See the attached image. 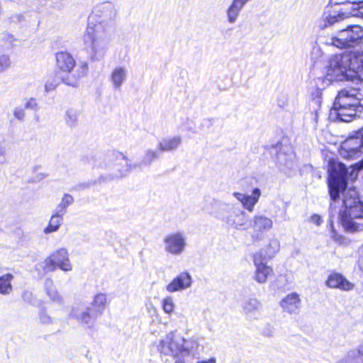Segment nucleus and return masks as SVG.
Listing matches in <instances>:
<instances>
[{
    "label": "nucleus",
    "instance_id": "obj_1",
    "mask_svg": "<svg viewBox=\"0 0 363 363\" xmlns=\"http://www.w3.org/2000/svg\"><path fill=\"white\" fill-rule=\"evenodd\" d=\"M328 172L331 199L336 201L340 193H342L343 209L339 214L342 225L348 231L361 230L363 227V203L359 201L355 189H346L348 169L344 164L330 160Z\"/></svg>",
    "mask_w": 363,
    "mask_h": 363
},
{
    "label": "nucleus",
    "instance_id": "obj_2",
    "mask_svg": "<svg viewBox=\"0 0 363 363\" xmlns=\"http://www.w3.org/2000/svg\"><path fill=\"white\" fill-rule=\"evenodd\" d=\"M116 15L113 4L106 1L99 4L89 18L82 40L91 60H101L105 57L108 45V33Z\"/></svg>",
    "mask_w": 363,
    "mask_h": 363
},
{
    "label": "nucleus",
    "instance_id": "obj_3",
    "mask_svg": "<svg viewBox=\"0 0 363 363\" xmlns=\"http://www.w3.org/2000/svg\"><path fill=\"white\" fill-rule=\"evenodd\" d=\"M199 345V340L195 337L186 339L180 333L170 332L160 341L157 350L162 355L184 358L194 354Z\"/></svg>",
    "mask_w": 363,
    "mask_h": 363
},
{
    "label": "nucleus",
    "instance_id": "obj_4",
    "mask_svg": "<svg viewBox=\"0 0 363 363\" xmlns=\"http://www.w3.org/2000/svg\"><path fill=\"white\" fill-rule=\"evenodd\" d=\"M56 67L60 72L62 82L66 85L76 87L79 85L81 79L86 76L89 71V65L86 61H76L72 55L66 52L61 51L55 54Z\"/></svg>",
    "mask_w": 363,
    "mask_h": 363
},
{
    "label": "nucleus",
    "instance_id": "obj_5",
    "mask_svg": "<svg viewBox=\"0 0 363 363\" xmlns=\"http://www.w3.org/2000/svg\"><path fill=\"white\" fill-rule=\"evenodd\" d=\"M351 54L335 55L329 60L323 80L330 84L334 81L349 80L350 73Z\"/></svg>",
    "mask_w": 363,
    "mask_h": 363
},
{
    "label": "nucleus",
    "instance_id": "obj_6",
    "mask_svg": "<svg viewBox=\"0 0 363 363\" xmlns=\"http://www.w3.org/2000/svg\"><path fill=\"white\" fill-rule=\"evenodd\" d=\"M363 43V28L352 25L339 30L328 39L327 43L337 48L345 49L359 46Z\"/></svg>",
    "mask_w": 363,
    "mask_h": 363
},
{
    "label": "nucleus",
    "instance_id": "obj_7",
    "mask_svg": "<svg viewBox=\"0 0 363 363\" xmlns=\"http://www.w3.org/2000/svg\"><path fill=\"white\" fill-rule=\"evenodd\" d=\"M39 267L43 268L45 272H53L57 267L64 272H69L72 269L69 253L65 248L54 252L40 264Z\"/></svg>",
    "mask_w": 363,
    "mask_h": 363
},
{
    "label": "nucleus",
    "instance_id": "obj_8",
    "mask_svg": "<svg viewBox=\"0 0 363 363\" xmlns=\"http://www.w3.org/2000/svg\"><path fill=\"white\" fill-rule=\"evenodd\" d=\"M340 154L347 159L357 158L363 154V128L349 136L342 143Z\"/></svg>",
    "mask_w": 363,
    "mask_h": 363
},
{
    "label": "nucleus",
    "instance_id": "obj_9",
    "mask_svg": "<svg viewBox=\"0 0 363 363\" xmlns=\"http://www.w3.org/2000/svg\"><path fill=\"white\" fill-rule=\"evenodd\" d=\"M161 152L159 150V148L156 150L153 149H147L141 158V160L138 164H129L126 163V169L123 171H121L119 177H124L128 172H130L133 169L136 167H143V166H150L155 160H157L160 157ZM110 157L116 158V159H122L127 162L128 160L126 157L121 153V152H113L109 156Z\"/></svg>",
    "mask_w": 363,
    "mask_h": 363
},
{
    "label": "nucleus",
    "instance_id": "obj_10",
    "mask_svg": "<svg viewBox=\"0 0 363 363\" xmlns=\"http://www.w3.org/2000/svg\"><path fill=\"white\" fill-rule=\"evenodd\" d=\"M164 250L173 255H180L186 246V239L182 232H174L164 238Z\"/></svg>",
    "mask_w": 363,
    "mask_h": 363
},
{
    "label": "nucleus",
    "instance_id": "obj_11",
    "mask_svg": "<svg viewBox=\"0 0 363 363\" xmlns=\"http://www.w3.org/2000/svg\"><path fill=\"white\" fill-rule=\"evenodd\" d=\"M363 111V106L354 104H341L338 101H334L330 115H335L337 119L343 122L351 121L359 113Z\"/></svg>",
    "mask_w": 363,
    "mask_h": 363
},
{
    "label": "nucleus",
    "instance_id": "obj_12",
    "mask_svg": "<svg viewBox=\"0 0 363 363\" xmlns=\"http://www.w3.org/2000/svg\"><path fill=\"white\" fill-rule=\"evenodd\" d=\"M253 262L256 268L254 279L258 283H265L273 272L272 269L267 264L265 256L262 252L255 253L253 256Z\"/></svg>",
    "mask_w": 363,
    "mask_h": 363
},
{
    "label": "nucleus",
    "instance_id": "obj_13",
    "mask_svg": "<svg viewBox=\"0 0 363 363\" xmlns=\"http://www.w3.org/2000/svg\"><path fill=\"white\" fill-rule=\"evenodd\" d=\"M192 277L187 272H182L174 277L165 287L169 293L184 291L191 286Z\"/></svg>",
    "mask_w": 363,
    "mask_h": 363
},
{
    "label": "nucleus",
    "instance_id": "obj_14",
    "mask_svg": "<svg viewBox=\"0 0 363 363\" xmlns=\"http://www.w3.org/2000/svg\"><path fill=\"white\" fill-rule=\"evenodd\" d=\"M223 220L230 227L236 230L247 229V219L246 213L240 209H235L223 217Z\"/></svg>",
    "mask_w": 363,
    "mask_h": 363
},
{
    "label": "nucleus",
    "instance_id": "obj_15",
    "mask_svg": "<svg viewBox=\"0 0 363 363\" xmlns=\"http://www.w3.org/2000/svg\"><path fill=\"white\" fill-rule=\"evenodd\" d=\"M91 309L82 304L72 308L70 315L75 318L79 323L91 328L95 322V317L90 313Z\"/></svg>",
    "mask_w": 363,
    "mask_h": 363
},
{
    "label": "nucleus",
    "instance_id": "obj_16",
    "mask_svg": "<svg viewBox=\"0 0 363 363\" xmlns=\"http://www.w3.org/2000/svg\"><path fill=\"white\" fill-rule=\"evenodd\" d=\"M233 196L242 203V206L245 209L250 212H252L254 211L255 206L259 201L261 196V191L259 189L255 188L252 190L251 195L234 192Z\"/></svg>",
    "mask_w": 363,
    "mask_h": 363
},
{
    "label": "nucleus",
    "instance_id": "obj_17",
    "mask_svg": "<svg viewBox=\"0 0 363 363\" xmlns=\"http://www.w3.org/2000/svg\"><path fill=\"white\" fill-rule=\"evenodd\" d=\"M328 287L338 289L342 291H351L354 289V284L349 281L341 274L333 273L330 274L325 281Z\"/></svg>",
    "mask_w": 363,
    "mask_h": 363
},
{
    "label": "nucleus",
    "instance_id": "obj_18",
    "mask_svg": "<svg viewBox=\"0 0 363 363\" xmlns=\"http://www.w3.org/2000/svg\"><path fill=\"white\" fill-rule=\"evenodd\" d=\"M128 69L123 66H116L110 74V81L115 90H121L128 79Z\"/></svg>",
    "mask_w": 363,
    "mask_h": 363
},
{
    "label": "nucleus",
    "instance_id": "obj_19",
    "mask_svg": "<svg viewBox=\"0 0 363 363\" xmlns=\"http://www.w3.org/2000/svg\"><path fill=\"white\" fill-rule=\"evenodd\" d=\"M335 101H338L341 104H354L356 106H363L361 99L358 96V92L356 89H342L340 90Z\"/></svg>",
    "mask_w": 363,
    "mask_h": 363
},
{
    "label": "nucleus",
    "instance_id": "obj_20",
    "mask_svg": "<svg viewBox=\"0 0 363 363\" xmlns=\"http://www.w3.org/2000/svg\"><path fill=\"white\" fill-rule=\"evenodd\" d=\"M250 226L255 233L262 234L265 231H269L273 226V221L271 218L263 216L256 215L253 216Z\"/></svg>",
    "mask_w": 363,
    "mask_h": 363
},
{
    "label": "nucleus",
    "instance_id": "obj_21",
    "mask_svg": "<svg viewBox=\"0 0 363 363\" xmlns=\"http://www.w3.org/2000/svg\"><path fill=\"white\" fill-rule=\"evenodd\" d=\"M250 0H233L231 4L226 11L228 22L235 23L240 16L241 11Z\"/></svg>",
    "mask_w": 363,
    "mask_h": 363
},
{
    "label": "nucleus",
    "instance_id": "obj_22",
    "mask_svg": "<svg viewBox=\"0 0 363 363\" xmlns=\"http://www.w3.org/2000/svg\"><path fill=\"white\" fill-rule=\"evenodd\" d=\"M282 308L289 313H297L301 308V299L296 293L288 294L281 302Z\"/></svg>",
    "mask_w": 363,
    "mask_h": 363
},
{
    "label": "nucleus",
    "instance_id": "obj_23",
    "mask_svg": "<svg viewBox=\"0 0 363 363\" xmlns=\"http://www.w3.org/2000/svg\"><path fill=\"white\" fill-rule=\"evenodd\" d=\"M182 143V139L179 135L166 137L159 141L158 148L161 152H174L178 149Z\"/></svg>",
    "mask_w": 363,
    "mask_h": 363
},
{
    "label": "nucleus",
    "instance_id": "obj_24",
    "mask_svg": "<svg viewBox=\"0 0 363 363\" xmlns=\"http://www.w3.org/2000/svg\"><path fill=\"white\" fill-rule=\"evenodd\" d=\"M322 104V89L316 88L311 93V101L309 104L311 109L312 119L317 123L319 117V111Z\"/></svg>",
    "mask_w": 363,
    "mask_h": 363
},
{
    "label": "nucleus",
    "instance_id": "obj_25",
    "mask_svg": "<svg viewBox=\"0 0 363 363\" xmlns=\"http://www.w3.org/2000/svg\"><path fill=\"white\" fill-rule=\"evenodd\" d=\"M335 363H363V355L359 345L347 350Z\"/></svg>",
    "mask_w": 363,
    "mask_h": 363
},
{
    "label": "nucleus",
    "instance_id": "obj_26",
    "mask_svg": "<svg viewBox=\"0 0 363 363\" xmlns=\"http://www.w3.org/2000/svg\"><path fill=\"white\" fill-rule=\"evenodd\" d=\"M350 79L357 77L363 80V57L351 54Z\"/></svg>",
    "mask_w": 363,
    "mask_h": 363
},
{
    "label": "nucleus",
    "instance_id": "obj_27",
    "mask_svg": "<svg viewBox=\"0 0 363 363\" xmlns=\"http://www.w3.org/2000/svg\"><path fill=\"white\" fill-rule=\"evenodd\" d=\"M45 287L47 295L52 302L59 305L64 303L63 297L55 286L52 280L49 279H46L45 281Z\"/></svg>",
    "mask_w": 363,
    "mask_h": 363
},
{
    "label": "nucleus",
    "instance_id": "obj_28",
    "mask_svg": "<svg viewBox=\"0 0 363 363\" xmlns=\"http://www.w3.org/2000/svg\"><path fill=\"white\" fill-rule=\"evenodd\" d=\"M64 214L54 211L49 223L46 228H44L43 232L45 234H50L58 230L62 224Z\"/></svg>",
    "mask_w": 363,
    "mask_h": 363
},
{
    "label": "nucleus",
    "instance_id": "obj_29",
    "mask_svg": "<svg viewBox=\"0 0 363 363\" xmlns=\"http://www.w3.org/2000/svg\"><path fill=\"white\" fill-rule=\"evenodd\" d=\"M260 308V303L256 298H249L242 305L244 313L247 316H255Z\"/></svg>",
    "mask_w": 363,
    "mask_h": 363
},
{
    "label": "nucleus",
    "instance_id": "obj_30",
    "mask_svg": "<svg viewBox=\"0 0 363 363\" xmlns=\"http://www.w3.org/2000/svg\"><path fill=\"white\" fill-rule=\"evenodd\" d=\"M323 19L325 21L324 26L327 27L343 19V13L337 11H325Z\"/></svg>",
    "mask_w": 363,
    "mask_h": 363
},
{
    "label": "nucleus",
    "instance_id": "obj_31",
    "mask_svg": "<svg viewBox=\"0 0 363 363\" xmlns=\"http://www.w3.org/2000/svg\"><path fill=\"white\" fill-rule=\"evenodd\" d=\"M13 276L11 274H6L0 277V293L8 294L12 290L11 281Z\"/></svg>",
    "mask_w": 363,
    "mask_h": 363
},
{
    "label": "nucleus",
    "instance_id": "obj_32",
    "mask_svg": "<svg viewBox=\"0 0 363 363\" xmlns=\"http://www.w3.org/2000/svg\"><path fill=\"white\" fill-rule=\"evenodd\" d=\"M74 202V198L72 195L65 194L62 198L60 203L56 207V211L65 214L67 208Z\"/></svg>",
    "mask_w": 363,
    "mask_h": 363
},
{
    "label": "nucleus",
    "instance_id": "obj_33",
    "mask_svg": "<svg viewBox=\"0 0 363 363\" xmlns=\"http://www.w3.org/2000/svg\"><path fill=\"white\" fill-rule=\"evenodd\" d=\"M162 308L163 311L167 314L171 315L175 308V303L174 298L172 296H167L162 300Z\"/></svg>",
    "mask_w": 363,
    "mask_h": 363
},
{
    "label": "nucleus",
    "instance_id": "obj_34",
    "mask_svg": "<svg viewBox=\"0 0 363 363\" xmlns=\"http://www.w3.org/2000/svg\"><path fill=\"white\" fill-rule=\"evenodd\" d=\"M93 305L98 311L101 312L107 305L106 295L102 293L96 294L93 301Z\"/></svg>",
    "mask_w": 363,
    "mask_h": 363
},
{
    "label": "nucleus",
    "instance_id": "obj_35",
    "mask_svg": "<svg viewBox=\"0 0 363 363\" xmlns=\"http://www.w3.org/2000/svg\"><path fill=\"white\" fill-rule=\"evenodd\" d=\"M78 119V113L76 110L69 108L66 111L65 121L69 126H74Z\"/></svg>",
    "mask_w": 363,
    "mask_h": 363
},
{
    "label": "nucleus",
    "instance_id": "obj_36",
    "mask_svg": "<svg viewBox=\"0 0 363 363\" xmlns=\"http://www.w3.org/2000/svg\"><path fill=\"white\" fill-rule=\"evenodd\" d=\"M11 62L8 55H0V73L11 67Z\"/></svg>",
    "mask_w": 363,
    "mask_h": 363
},
{
    "label": "nucleus",
    "instance_id": "obj_37",
    "mask_svg": "<svg viewBox=\"0 0 363 363\" xmlns=\"http://www.w3.org/2000/svg\"><path fill=\"white\" fill-rule=\"evenodd\" d=\"M13 116L18 121H23L26 116L25 108L22 106H16L13 111Z\"/></svg>",
    "mask_w": 363,
    "mask_h": 363
},
{
    "label": "nucleus",
    "instance_id": "obj_38",
    "mask_svg": "<svg viewBox=\"0 0 363 363\" xmlns=\"http://www.w3.org/2000/svg\"><path fill=\"white\" fill-rule=\"evenodd\" d=\"M40 321L43 324H50L52 323V318L47 314L45 311H41L39 315Z\"/></svg>",
    "mask_w": 363,
    "mask_h": 363
},
{
    "label": "nucleus",
    "instance_id": "obj_39",
    "mask_svg": "<svg viewBox=\"0 0 363 363\" xmlns=\"http://www.w3.org/2000/svg\"><path fill=\"white\" fill-rule=\"evenodd\" d=\"M350 168L352 169L350 173V177L352 178L354 177H357V171L363 169V160L361 162L357 163L355 165L350 167Z\"/></svg>",
    "mask_w": 363,
    "mask_h": 363
},
{
    "label": "nucleus",
    "instance_id": "obj_40",
    "mask_svg": "<svg viewBox=\"0 0 363 363\" xmlns=\"http://www.w3.org/2000/svg\"><path fill=\"white\" fill-rule=\"evenodd\" d=\"M25 108H28V109H31V110H36L38 109V104L37 103V101L34 98H30L26 105H25Z\"/></svg>",
    "mask_w": 363,
    "mask_h": 363
},
{
    "label": "nucleus",
    "instance_id": "obj_41",
    "mask_svg": "<svg viewBox=\"0 0 363 363\" xmlns=\"http://www.w3.org/2000/svg\"><path fill=\"white\" fill-rule=\"evenodd\" d=\"M56 86H57V84H55L52 82H47L45 84V89L46 92H49V91L54 90Z\"/></svg>",
    "mask_w": 363,
    "mask_h": 363
},
{
    "label": "nucleus",
    "instance_id": "obj_42",
    "mask_svg": "<svg viewBox=\"0 0 363 363\" xmlns=\"http://www.w3.org/2000/svg\"><path fill=\"white\" fill-rule=\"evenodd\" d=\"M311 220L313 223L316 224L317 225H320V223H322V218L318 215L312 216Z\"/></svg>",
    "mask_w": 363,
    "mask_h": 363
},
{
    "label": "nucleus",
    "instance_id": "obj_43",
    "mask_svg": "<svg viewBox=\"0 0 363 363\" xmlns=\"http://www.w3.org/2000/svg\"><path fill=\"white\" fill-rule=\"evenodd\" d=\"M358 1H363V0H352L348 2V4L352 5L351 8L354 10L361 9L362 8L357 4Z\"/></svg>",
    "mask_w": 363,
    "mask_h": 363
},
{
    "label": "nucleus",
    "instance_id": "obj_44",
    "mask_svg": "<svg viewBox=\"0 0 363 363\" xmlns=\"http://www.w3.org/2000/svg\"><path fill=\"white\" fill-rule=\"evenodd\" d=\"M32 294L28 291H26L23 294V298L24 301L28 302H31Z\"/></svg>",
    "mask_w": 363,
    "mask_h": 363
},
{
    "label": "nucleus",
    "instance_id": "obj_45",
    "mask_svg": "<svg viewBox=\"0 0 363 363\" xmlns=\"http://www.w3.org/2000/svg\"><path fill=\"white\" fill-rule=\"evenodd\" d=\"M4 39L8 40L9 43H12L14 40L13 36L8 33L4 35Z\"/></svg>",
    "mask_w": 363,
    "mask_h": 363
},
{
    "label": "nucleus",
    "instance_id": "obj_46",
    "mask_svg": "<svg viewBox=\"0 0 363 363\" xmlns=\"http://www.w3.org/2000/svg\"><path fill=\"white\" fill-rule=\"evenodd\" d=\"M197 363H216V358L212 357L208 360L199 361Z\"/></svg>",
    "mask_w": 363,
    "mask_h": 363
},
{
    "label": "nucleus",
    "instance_id": "obj_47",
    "mask_svg": "<svg viewBox=\"0 0 363 363\" xmlns=\"http://www.w3.org/2000/svg\"><path fill=\"white\" fill-rule=\"evenodd\" d=\"M333 239H334L336 242H341V241H342V236H337V235H336L335 234H334V235H333Z\"/></svg>",
    "mask_w": 363,
    "mask_h": 363
},
{
    "label": "nucleus",
    "instance_id": "obj_48",
    "mask_svg": "<svg viewBox=\"0 0 363 363\" xmlns=\"http://www.w3.org/2000/svg\"><path fill=\"white\" fill-rule=\"evenodd\" d=\"M272 245L275 246V251H276L277 250V248H278V246H279L278 242L277 240H273L270 243V245Z\"/></svg>",
    "mask_w": 363,
    "mask_h": 363
},
{
    "label": "nucleus",
    "instance_id": "obj_49",
    "mask_svg": "<svg viewBox=\"0 0 363 363\" xmlns=\"http://www.w3.org/2000/svg\"><path fill=\"white\" fill-rule=\"evenodd\" d=\"M5 162L4 155L0 152V164H3Z\"/></svg>",
    "mask_w": 363,
    "mask_h": 363
},
{
    "label": "nucleus",
    "instance_id": "obj_50",
    "mask_svg": "<svg viewBox=\"0 0 363 363\" xmlns=\"http://www.w3.org/2000/svg\"><path fill=\"white\" fill-rule=\"evenodd\" d=\"M357 4L359 7L362 8V11H361V14L363 16V1H358Z\"/></svg>",
    "mask_w": 363,
    "mask_h": 363
},
{
    "label": "nucleus",
    "instance_id": "obj_51",
    "mask_svg": "<svg viewBox=\"0 0 363 363\" xmlns=\"http://www.w3.org/2000/svg\"><path fill=\"white\" fill-rule=\"evenodd\" d=\"M177 360L174 363H184L183 359L184 358H177Z\"/></svg>",
    "mask_w": 363,
    "mask_h": 363
},
{
    "label": "nucleus",
    "instance_id": "obj_52",
    "mask_svg": "<svg viewBox=\"0 0 363 363\" xmlns=\"http://www.w3.org/2000/svg\"><path fill=\"white\" fill-rule=\"evenodd\" d=\"M2 13H3L2 4L0 1V16H1Z\"/></svg>",
    "mask_w": 363,
    "mask_h": 363
},
{
    "label": "nucleus",
    "instance_id": "obj_53",
    "mask_svg": "<svg viewBox=\"0 0 363 363\" xmlns=\"http://www.w3.org/2000/svg\"><path fill=\"white\" fill-rule=\"evenodd\" d=\"M359 266H360L361 270L363 272V260L360 261Z\"/></svg>",
    "mask_w": 363,
    "mask_h": 363
},
{
    "label": "nucleus",
    "instance_id": "obj_54",
    "mask_svg": "<svg viewBox=\"0 0 363 363\" xmlns=\"http://www.w3.org/2000/svg\"><path fill=\"white\" fill-rule=\"evenodd\" d=\"M284 104H285V103H284V102H283V104H279V105L280 106H282V107L284 106Z\"/></svg>",
    "mask_w": 363,
    "mask_h": 363
}]
</instances>
